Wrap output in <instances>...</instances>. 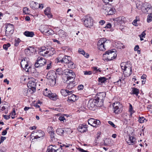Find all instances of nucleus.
<instances>
[{
  "label": "nucleus",
  "mask_w": 152,
  "mask_h": 152,
  "mask_svg": "<svg viewBox=\"0 0 152 152\" xmlns=\"http://www.w3.org/2000/svg\"><path fill=\"white\" fill-rule=\"evenodd\" d=\"M117 56L116 52L112 50L106 51L105 53L103 54V59L108 61H110L115 59Z\"/></svg>",
  "instance_id": "1"
},
{
  "label": "nucleus",
  "mask_w": 152,
  "mask_h": 152,
  "mask_svg": "<svg viewBox=\"0 0 152 152\" xmlns=\"http://www.w3.org/2000/svg\"><path fill=\"white\" fill-rule=\"evenodd\" d=\"M64 75H65V77L66 78V81L64 82H67L69 80H74L75 75L74 72L71 70L66 69L63 72Z\"/></svg>",
  "instance_id": "2"
},
{
  "label": "nucleus",
  "mask_w": 152,
  "mask_h": 152,
  "mask_svg": "<svg viewBox=\"0 0 152 152\" xmlns=\"http://www.w3.org/2000/svg\"><path fill=\"white\" fill-rule=\"evenodd\" d=\"M84 26L90 28L93 24L92 19L89 15L85 16L82 19Z\"/></svg>",
  "instance_id": "3"
},
{
  "label": "nucleus",
  "mask_w": 152,
  "mask_h": 152,
  "mask_svg": "<svg viewBox=\"0 0 152 152\" xmlns=\"http://www.w3.org/2000/svg\"><path fill=\"white\" fill-rule=\"evenodd\" d=\"M107 43V40L106 38H103L100 39L97 44L98 49L101 51H105L106 50L105 47Z\"/></svg>",
  "instance_id": "4"
},
{
  "label": "nucleus",
  "mask_w": 152,
  "mask_h": 152,
  "mask_svg": "<svg viewBox=\"0 0 152 152\" xmlns=\"http://www.w3.org/2000/svg\"><path fill=\"white\" fill-rule=\"evenodd\" d=\"M39 30L41 32L45 34L46 35H51L54 34L53 31L49 28L47 25H41L40 27Z\"/></svg>",
  "instance_id": "5"
},
{
  "label": "nucleus",
  "mask_w": 152,
  "mask_h": 152,
  "mask_svg": "<svg viewBox=\"0 0 152 152\" xmlns=\"http://www.w3.org/2000/svg\"><path fill=\"white\" fill-rule=\"evenodd\" d=\"M34 134L35 136H34V138L33 139V140L34 139H37L40 138L41 139H42L43 137L45 135V133L41 130H36L33 131L31 134V136H32V134Z\"/></svg>",
  "instance_id": "6"
},
{
  "label": "nucleus",
  "mask_w": 152,
  "mask_h": 152,
  "mask_svg": "<svg viewBox=\"0 0 152 152\" xmlns=\"http://www.w3.org/2000/svg\"><path fill=\"white\" fill-rule=\"evenodd\" d=\"M29 62L28 58H25L22 60L20 63L21 67L27 72H29V69L31 67Z\"/></svg>",
  "instance_id": "7"
},
{
  "label": "nucleus",
  "mask_w": 152,
  "mask_h": 152,
  "mask_svg": "<svg viewBox=\"0 0 152 152\" xmlns=\"http://www.w3.org/2000/svg\"><path fill=\"white\" fill-rule=\"evenodd\" d=\"M47 61L42 57H38L36 60L35 64V66L36 68H40L46 64Z\"/></svg>",
  "instance_id": "8"
},
{
  "label": "nucleus",
  "mask_w": 152,
  "mask_h": 152,
  "mask_svg": "<svg viewBox=\"0 0 152 152\" xmlns=\"http://www.w3.org/2000/svg\"><path fill=\"white\" fill-rule=\"evenodd\" d=\"M106 96V93L104 92H100L95 97V99L98 102L99 105H101L103 102V100Z\"/></svg>",
  "instance_id": "9"
},
{
  "label": "nucleus",
  "mask_w": 152,
  "mask_h": 152,
  "mask_svg": "<svg viewBox=\"0 0 152 152\" xmlns=\"http://www.w3.org/2000/svg\"><path fill=\"white\" fill-rule=\"evenodd\" d=\"M35 80L34 79L30 80L27 84L28 87L33 92L36 91V83L35 81Z\"/></svg>",
  "instance_id": "10"
},
{
  "label": "nucleus",
  "mask_w": 152,
  "mask_h": 152,
  "mask_svg": "<svg viewBox=\"0 0 152 152\" xmlns=\"http://www.w3.org/2000/svg\"><path fill=\"white\" fill-rule=\"evenodd\" d=\"M35 48L33 47L29 46L25 49V52L27 56L33 55L36 52Z\"/></svg>",
  "instance_id": "11"
},
{
  "label": "nucleus",
  "mask_w": 152,
  "mask_h": 152,
  "mask_svg": "<svg viewBox=\"0 0 152 152\" xmlns=\"http://www.w3.org/2000/svg\"><path fill=\"white\" fill-rule=\"evenodd\" d=\"M71 58L70 56H64L62 59L58 58V62L61 63L68 64L71 61Z\"/></svg>",
  "instance_id": "12"
},
{
  "label": "nucleus",
  "mask_w": 152,
  "mask_h": 152,
  "mask_svg": "<svg viewBox=\"0 0 152 152\" xmlns=\"http://www.w3.org/2000/svg\"><path fill=\"white\" fill-rule=\"evenodd\" d=\"M98 103V102L97 101L96 99H91L88 101V106L89 109L91 110L92 108L97 105Z\"/></svg>",
  "instance_id": "13"
},
{
  "label": "nucleus",
  "mask_w": 152,
  "mask_h": 152,
  "mask_svg": "<svg viewBox=\"0 0 152 152\" xmlns=\"http://www.w3.org/2000/svg\"><path fill=\"white\" fill-rule=\"evenodd\" d=\"M56 74L53 70L50 71L47 75V78L48 80L54 79H56Z\"/></svg>",
  "instance_id": "14"
},
{
  "label": "nucleus",
  "mask_w": 152,
  "mask_h": 152,
  "mask_svg": "<svg viewBox=\"0 0 152 152\" xmlns=\"http://www.w3.org/2000/svg\"><path fill=\"white\" fill-rule=\"evenodd\" d=\"M77 129L81 133L86 132L87 131V125L85 124H80Z\"/></svg>",
  "instance_id": "15"
},
{
  "label": "nucleus",
  "mask_w": 152,
  "mask_h": 152,
  "mask_svg": "<svg viewBox=\"0 0 152 152\" xmlns=\"http://www.w3.org/2000/svg\"><path fill=\"white\" fill-rule=\"evenodd\" d=\"M13 26L10 23L7 24L6 27V34H12L13 32Z\"/></svg>",
  "instance_id": "16"
},
{
  "label": "nucleus",
  "mask_w": 152,
  "mask_h": 152,
  "mask_svg": "<svg viewBox=\"0 0 152 152\" xmlns=\"http://www.w3.org/2000/svg\"><path fill=\"white\" fill-rule=\"evenodd\" d=\"M125 77L130 76L132 74V69L131 66L130 65L126 69L123 71Z\"/></svg>",
  "instance_id": "17"
},
{
  "label": "nucleus",
  "mask_w": 152,
  "mask_h": 152,
  "mask_svg": "<svg viewBox=\"0 0 152 152\" xmlns=\"http://www.w3.org/2000/svg\"><path fill=\"white\" fill-rule=\"evenodd\" d=\"M114 21L115 23V25H117L116 23H117V24H121L124 21V17H120L114 19Z\"/></svg>",
  "instance_id": "18"
},
{
  "label": "nucleus",
  "mask_w": 152,
  "mask_h": 152,
  "mask_svg": "<svg viewBox=\"0 0 152 152\" xmlns=\"http://www.w3.org/2000/svg\"><path fill=\"white\" fill-rule=\"evenodd\" d=\"M119 104L118 103H114L113 104V107L114 112L116 114H118L121 113V109L118 106Z\"/></svg>",
  "instance_id": "19"
},
{
  "label": "nucleus",
  "mask_w": 152,
  "mask_h": 152,
  "mask_svg": "<svg viewBox=\"0 0 152 152\" xmlns=\"http://www.w3.org/2000/svg\"><path fill=\"white\" fill-rule=\"evenodd\" d=\"M74 80H69L67 82H66L67 84V86H66L67 88L69 89L70 90L72 89L76 84H75Z\"/></svg>",
  "instance_id": "20"
},
{
  "label": "nucleus",
  "mask_w": 152,
  "mask_h": 152,
  "mask_svg": "<svg viewBox=\"0 0 152 152\" xmlns=\"http://www.w3.org/2000/svg\"><path fill=\"white\" fill-rule=\"evenodd\" d=\"M136 139L134 137L129 136V140L126 141L127 143L129 145H133L135 143Z\"/></svg>",
  "instance_id": "21"
},
{
  "label": "nucleus",
  "mask_w": 152,
  "mask_h": 152,
  "mask_svg": "<svg viewBox=\"0 0 152 152\" xmlns=\"http://www.w3.org/2000/svg\"><path fill=\"white\" fill-rule=\"evenodd\" d=\"M48 49H46V48L45 47H42L39 50V53L42 56H46L48 54Z\"/></svg>",
  "instance_id": "22"
},
{
  "label": "nucleus",
  "mask_w": 152,
  "mask_h": 152,
  "mask_svg": "<svg viewBox=\"0 0 152 152\" xmlns=\"http://www.w3.org/2000/svg\"><path fill=\"white\" fill-rule=\"evenodd\" d=\"M105 10H106L107 15H113L116 12L115 8L113 7H107Z\"/></svg>",
  "instance_id": "23"
},
{
  "label": "nucleus",
  "mask_w": 152,
  "mask_h": 152,
  "mask_svg": "<svg viewBox=\"0 0 152 152\" xmlns=\"http://www.w3.org/2000/svg\"><path fill=\"white\" fill-rule=\"evenodd\" d=\"M107 78L104 77H99L98 78V84L100 85H102L104 84H105L107 82Z\"/></svg>",
  "instance_id": "24"
},
{
  "label": "nucleus",
  "mask_w": 152,
  "mask_h": 152,
  "mask_svg": "<svg viewBox=\"0 0 152 152\" xmlns=\"http://www.w3.org/2000/svg\"><path fill=\"white\" fill-rule=\"evenodd\" d=\"M77 100L76 96L74 94H72L69 93L68 96V101L69 102H74Z\"/></svg>",
  "instance_id": "25"
},
{
  "label": "nucleus",
  "mask_w": 152,
  "mask_h": 152,
  "mask_svg": "<svg viewBox=\"0 0 152 152\" xmlns=\"http://www.w3.org/2000/svg\"><path fill=\"white\" fill-rule=\"evenodd\" d=\"M44 13L49 18H51L53 16V15L51 13L50 8V7H47L44 10Z\"/></svg>",
  "instance_id": "26"
},
{
  "label": "nucleus",
  "mask_w": 152,
  "mask_h": 152,
  "mask_svg": "<svg viewBox=\"0 0 152 152\" xmlns=\"http://www.w3.org/2000/svg\"><path fill=\"white\" fill-rule=\"evenodd\" d=\"M50 129L52 130L53 128L52 127H50ZM49 133L50 135L51 140L52 141H55L57 139L55 138V134L54 131L53 130L50 131Z\"/></svg>",
  "instance_id": "27"
},
{
  "label": "nucleus",
  "mask_w": 152,
  "mask_h": 152,
  "mask_svg": "<svg viewBox=\"0 0 152 152\" xmlns=\"http://www.w3.org/2000/svg\"><path fill=\"white\" fill-rule=\"evenodd\" d=\"M60 92L63 96L65 97L67 95H69V93L72 92V91L62 89L61 90Z\"/></svg>",
  "instance_id": "28"
},
{
  "label": "nucleus",
  "mask_w": 152,
  "mask_h": 152,
  "mask_svg": "<svg viewBox=\"0 0 152 152\" xmlns=\"http://www.w3.org/2000/svg\"><path fill=\"white\" fill-rule=\"evenodd\" d=\"M27 37H33L34 35V32L33 31H26L23 33Z\"/></svg>",
  "instance_id": "29"
},
{
  "label": "nucleus",
  "mask_w": 152,
  "mask_h": 152,
  "mask_svg": "<svg viewBox=\"0 0 152 152\" xmlns=\"http://www.w3.org/2000/svg\"><path fill=\"white\" fill-rule=\"evenodd\" d=\"M58 34L60 37L64 38L66 36V33L62 30H60L58 31Z\"/></svg>",
  "instance_id": "30"
},
{
  "label": "nucleus",
  "mask_w": 152,
  "mask_h": 152,
  "mask_svg": "<svg viewBox=\"0 0 152 152\" xmlns=\"http://www.w3.org/2000/svg\"><path fill=\"white\" fill-rule=\"evenodd\" d=\"M55 49L53 48H51L50 49L48 50V54L49 56L53 55L55 53Z\"/></svg>",
  "instance_id": "31"
},
{
  "label": "nucleus",
  "mask_w": 152,
  "mask_h": 152,
  "mask_svg": "<svg viewBox=\"0 0 152 152\" xmlns=\"http://www.w3.org/2000/svg\"><path fill=\"white\" fill-rule=\"evenodd\" d=\"M115 45L117 48H118L121 49V48H124V45L119 42H115Z\"/></svg>",
  "instance_id": "32"
},
{
  "label": "nucleus",
  "mask_w": 152,
  "mask_h": 152,
  "mask_svg": "<svg viewBox=\"0 0 152 152\" xmlns=\"http://www.w3.org/2000/svg\"><path fill=\"white\" fill-rule=\"evenodd\" d=\"M56 148L55 146H53V147L50 146L48 148L47 152H55Z\"/></svg>",
  "instance_id": "33"
},
{
  "label": "nucleus",
  "mask_w": 152,
  "mask_h": 152,
  "mask_svg": "<svg viewBox=\"0 0 152 152\" xmlns=\"http://www.w3.org/2000/svg\"><path fill=\"white\" fill-rule=\"evenodd\" d=\"M56 132L58 135H62L64 133V130H63L61 129L58 128L56 130Z\"/></svg>",
  "instance_id": "34"
},
{
  "label": "nucleus",
  "mask_w": 152,
  "mask_h": 152,
  "mask_svg": "<svg viewBox=\"0 0 152 152\" xmlns=\"http://www.w3.org/2000/svg\"><path fill=\"white\" fill-rule=\"evenodd\" d=\"M132 94H135L136 96H138V94L139 93V90L138 89L136 88H132Z\"/></svg>",
  "instance_id": "35"
},
{
  "label": "nucleus",
  "mask_w": 152,
  "mask_h": 152,
  "mask_svg": "<svg viewBox=\"0 0 152 152\" xmlns=\"http://www.w3.org/2000/svg\"><path fill=\"white\" fill-rule=\"evenodd\" d=\"M50 93H51V91H49L46 88L43 91V94L44 96L48 97L50 94Z\"/></svg>",
  "instance_id": "36"
},
{
  "label": "nucleus",
  "mask_w": 152,
  "mask_h": 152,
  "mask_svg": "<svg viewBox=\"0 0 152 152\" xmlns=\"http://www.w3.org/2000/svg\"><path fill=\"white\" fill-rule=\"evenodd\" d=\"M56 95L55 94H53L52 93H50V94L49 96L48 97L51 99H52L53 100H55L56 99Z\"/></svg>",
  "instance_id": "37"
},
{
  "label": "nucleus",
  "mask_w": 152,
  "mask_h": 152,
  "mask_svg": "<svg viewBox=\"0 0 152 152\" xmlns=\"http://www.w3.org/2000/svg\"><path fill=\"white\" fill-rule=\"evenodd\" d=\"M145 8V10H146L147 12H148V11L150 9L151 7V6L149 4H148L147 3H144L143 4V6Z\"/></svg>",
  "instance_id": "38"
},
{
  "label": "nucleus",
  "mask_w": 152,
  "mask_h": 152,
  "mask_svg": "<svg viewBox=\"0 0 152 152\" xmlns=\"http://www.w3.org/2000/svg\"><path fill=\"white\" fill-rule=\"evenodd\" d=\"M129 65L128 64H125L124 63H123L121 64V66L122 69L124 71Z\"/></svg>",
  "instance_id": "39"
},
{
  "label": "nucleus",
  "mask_w": 152,
  "mask_h": 152,
  "mask_svg": "<svg viewBox=\"0 0 152 152\" xmlns=\"http://www.w3.org/2000/svg\"><path fill=\"white\" fill-rule=\"evenodd\" d=\"M100 124V122L99 120L95 119V121L93 123L92 126L95 127H97L98 125H99Z\"/></svg>",
  "instance_id": "40"
},
{
  "label": "nucleus",
  "mask_w": 152,
  "mask_h": 152,
  "mask_svg": "<svg viewBox=\"0 0 152 152\" xmlns=\"http://www.w3.org/2000/svg\"><path fill=\"white\" fill-rule=\"evenodd\" d=\"M49 83L51 86H53L56 83V79L48 80Z\"/></svg>",
  "instance_id": "41"
},
{
  "label": "nucleus",
  "mask_w": 152,
  "mask_h": 152,
  "mask_svg": "<svg viewBox=\"0 0 152 152\" xmlns=\"http://www.w3.org/2000/svg\"><path fill=\"white\" fill-rule=\"evenodd\" d=\"M47 64V66L46 67V69L49 70L51 68L52 66V62L50 61H47L46 63Z\"/></svg>",
  "instance_id": "42"
},
{
  "label": "nucleus",
  "mask_w": 152,
  "mask_h": 152,
  "mask_svg": "<svg viewBox=\"0 0 152 152\" xmlns=\"http://www.w3.org/2000/svg\"><path fill=\"white\" fill-rule=\"evenodd\" d=\"M68 66H69V67L71 69H73L75 68V64H74L73 62L71 61L69 62V63H68Z\"/></svg>",
  "instance_id": "43"
},
{
  "label": "nucleus",
  "mask_w": 152,
  "mask_h": 152,
  "mask_svg": "<svg viewBox=\"0 0 152 152\" xmlns=\"http://www.w3.org/2000/svg\"><path fill=\"white\" fill-rule=\"evenodd\" d=\"M93 71L95 72V73H97L99 72H101L102 71L101 68H99L97 69L96 67H93Z\"/></svg>",
  "instance_id": "44"
},
{
  "label": "nucleus",
  "mask_w": 152,
  "mask_h": 152,
  "mask_svg": "<svg viewBox=\"0 0 152 152\" xmlns=\"http://www.w3.org/2000/svg\"><path fill=\"white\" fill-rule=\"evenodd\" d=\"M95 121V119L93 118H91L89 119L88 120V123L89 124L91 125V126H92L93 124L94 121Z\"/></svg>",
  "instance_id": "45"
},
{
  "label": "nucleus",
  "mask_w": 152,
  "mask_h": 152,
  "mask_svg": "<svg viewBox=\"0 0 152 152\" xmlns=\"http://www.w3.org/2000/svg\"><path fill=\"white\" fill-rule=\"evenodd\" d=\"M147 21L148 23H150L152 21V14L148 15Z\"/></svg>",
  "instance_id": "46"
},
{
  "label": "nucleus",
  "mask_w": 152,
  "mask_h": 152,
  "mask_svg": "<svg viewBox=\"0 0 152 152\" xmlns=\"http://www.w3.org/2000/svg\"><path fill=\"white\" fill-rule=\"evenodd\" d=\"M63 72L64 71H62V70L61 68H58L56 70L57 73L59 75H61V74L64 75Z\"/></svg>",
  "instance_id": "47"
},
{
  "label": "nucleus",
  "mask_w": 152,
  "mask_h": 152,
  "mask_svg": "<svg viewBox=\"0 0 152 152\" xmlns=\"http://www.w3.org/2000/svg\"><path fill=\"white\" fill-rule=\"evenodd\" d=\"M123 79H122V78H120L119 80L115 82V84L116 85H120L121 84V83H123Z\"/></svg>",
  "instance_id": "48"
},
{
  "label": "nucleus",
  "mask_w": 152,
  "mask_h": 152,
  "mask_svg": "<svg viewBox=\"0 0 152 152\" xmlns=\"http://www.w3.org/2000/svg\"><path fill=\"white\" fill-rule=\"evenodd\" d=\"M10 46V43H7V44H4L3 45V48L6 50H7L8 49V48Z\"/></svg>",
  "instance_id": "49"
},
{
  "label": "nucleus",
  "mask_w": 152,
  "mask_h": 152,
  "mask_svg": "<svg viewBox=\"0 0 152 152\" xmlns=\"http://www.w3.org/2000/svg\"><path fill=\"white\" fill-rule=\"evenodd\" d=\"M20 39L19 38H17L15 39L14 43V45L15 46H18L19 42H20Z\"/></svg>",
  "instance_id": "50"
},
{
  "label": "nucleus",
  "mask_w": 152,
  "mask_h": 152,
  "mask_svg": "<svg viewBox=\"0 0 152 152\" xmlns=\"http://www.w3.org/2000/svg\"><path fill=\"white\" fill-rule=\"evenodd\" d=\"M65 132L66 134H69L72 133V131L70 128H67L65 129V130H64V132Z\"/></svg>",
  "instance_id": "51"
},
{
  "label": "nucleus",
  "mask_w": 152,
  "mask_h": 152,
  "mask_svg": "<svg viewBox=\"0 0 152 152\" xmlns=\"http://www.w3.org/2000/svg\"><path fill=\"white\" fill-rule=\"evenodd\" d=\"M146 120V119L143 117H139L138 121L139 122L141 123H142L144 122V121Z\"/></svg>",
  "instance_id": "52"
},
{
  "label": "nucleus",
  "mask_w": 152,
  "mask_h": 152,
  "mask_svg": "<svg viewBox=\"0 0 152 152\" xmlns=\"http://www.w3.org/2000/svg\"><path fill=\"white\" fill-rule=\"evenodd\" d=\"M23 12L26 14H28V9L27 7H24L23 9Z\"/></svg>",
  "instance_id": "53"
},
{
  "label": "nucleus",
  "mask_w": 152,
  "mask_h": 152,
  "mask_svg": "<svg viewBox=\"0 0 152 152\" xmlns=\"http://www.w3.org/2000/svg\"><path fill=\"white\" fill-rule=\"evenodd\" d=\"M139 21L140 20H139L135 19L133 20V22L132 23L134 26H137L138 24L137 23V21Z\"/></svg>",
  "instance_id": "54"
},
{
  "label": "nucleus",
  "mask_w": 152,
  "mask_h": 152,
  "mask_svg": "<svg viewBox=\"0 0 152 152\" xmlns=\"http://www.w3.org/2000/svg\"><path fill=\"white\" fill-rule=\"evenodd\" d=\"M84 74L86 75H90L92 74L91 71H84Z\"/></svg>",
  "instance_id": "55"
},
{
  "label": "nucleus",
  "mask_w": 152,
  "mask_h": 152,
  "mask_svg": "<svg viewBox=\"0 0 152 152\" xmlns=\"http://www.w3.org/2000/svg\"><path fill=\"white\" fill-rule=\"evenodd\" d=\"M72 146V145L66 143V144H63L62 145H61V147H65V148H68L70 146Z\"/></svg>",
  "instance_id": "56"
},
{
  "label": "nucleus",
  "mask_w": 152,
  "mask_h": 152,
  "mask_svg": "<svg viewBox=\"0 0 152 152\" xmlns=\"http://www.w3.org/2000/svg\"><path fill=\"white\" fill-rule=\"evenodd\" d=\"M146 34L145 33V31H143L141 34L139 36L140 37L145 38Z\"/></svg>",
  "instance_id": "57"
},
{
  "label": "nucleus",
  "mask_w": 152,
  "mask_h": 152,
  "mask_svg": "<svg viewBox=\"0 0 152 152\" xmlns=\"http://www.w3.org/2000/svg\"><path fill=\"white\" fill-rule=\"evenodd\" d=\"M108 123L111 126L115 128H116L117 127V126L115 125L112 122L109 121H108Z\"/></svg>",
  "instance_id": "58"
},
{
  "label": "nucleus",
  "mask_w": 152,
  "mask_h": 152,
  "mask_svg": "<svg viewBox=\"0 0 152 152\" xmlns=\"http://www.w3.org/2000/svg\"><path fill=\"white\" fill-rule=\"evenodd\" d=\"M129 104V111L130 112H134V110L133 109V107L132 106V105L130 104Z\"/></svg>",
  "instance_id": "59"
},
{
  "label": "nucleus",
  "mask_w": 152,
  "mask_h": 152,
  "mask_svg": "<svg viewBox=\"0 0 152 152\" xmlns=\"http://www.w3.org/2000/svg\"><path fill=\"white\" fill-rule=\"evenodd\" d=\"M3 117L6 120H8L10 118V115H3Z\"/></svg>",
  "instance_id": "60"
},
{
  "label": "nucleus",
  "mask_w": 152,
  "mask_h": 152,
  "mask_svg": "<svg viewBox=\"0 0 152 152\" xmlns=\"http://www.w3.org/2000/svg\"><path fill=\"white\" fill-rule=\"evenodd\" d=\"M83 85H80L78 86L77 87V88L78 90H81L83 89Z\"/></svg>",
  "instance_id": "61"
},
{
  "label": "nucleus",
  "mask_w": 152,
  "mask_h": 152,
  "mask_svg": "<svg viewBox=\"0 0 152 152\" xmlns=\"http://www.w3.org/2000/svg\"><path fill=\"white\" fill-rule=\"evenodd\" d=\"M59 120L61 121H63L64 122V121L65 120V118L64 116H60L59 118Z\"/></svg>",
  "instance_id": "62"
},
{
  "label": "nucleus",
  "mask_w": 152,
  "mask_h": 152,
  "mask_svg": "<svg viewBox=\"0 0 152 152\" xmlns=\"http://www.w3.org/2000/svg\"><path fill=\"white\" fill-rule=\"evenodd\" d=\"M78 52L79 53L83 55L84 53H85V52L84 50H82L80 49H79L78 50Z\"/></svg>",
  "instance_id": "63"
},
{
  "label": "nucleus",
  "mask_w": 152,
  "mask_h": 152,
  "mask_svg": "<svg viewBox=\"0 0 152 152\" xmlns=\"http://www.w3.org/2000/svg\"><path fill=\"white\" fill-rule=\"evenodd\" d=\"M111 27V24L110 23H108L105 27V28H110Z\"/></svg>",
  "instance_id": "64"
}]
</instances>
